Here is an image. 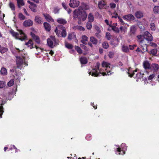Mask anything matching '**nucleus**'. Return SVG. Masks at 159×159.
Segmentation results:
<instances>
[{
    "label": "nucleus",
    "mask_w": 159,
    "mask_h": 159,
    "mask_svg": "<svg viewBox=\"0 0 159 159\" xmlns=\"http://www.w3.org/2000/svg\"><path fill=\"white\" fill-rule=\"evenodd\" d=\"M76 12H77V10H75V11H74L73 12V16L74 17L76 18V17H78L77 15L76 14Z\"/></svg>",
    "instance_id": "57"
},
{
    "label": "nucleus",
    "mask_w": 159,
    "mask_h": 159,
    "mask_svg": "<svg viewBox=\"0 0 159 159\" xmlns=\"http://www.w3.org/2000/svg\"><path fill=\"white\" fill-rule=\"evenodd\" d=\"M95 35L98 38H100L101 37V35L100 34H99V33H95Z\"/></svg>",
    "instance_id": "64"
},
{
    "label": "nucleus",
    "mask_w": 159,
    "mask_h": 159,
    "mask_svg": "<svg viewBox=\"0 0 159 159\" xmlns=\"http://www.w3.org/2000/svg\"><path fill=\"white\" fill-rule=\"evenodd\" d=\"M159 69V66L156 64H152L150 66V70L153 71V72H157L158 70Z\"/></svg>",
    "instance_id": "11"
},
{
    "label": "nucleus",
    "mask_w": 159,
    "mask_h": 159,
    "mask_svg": "<svg viewBox=\"0 0 159 159\" xmlns=\"http://www.w3.org/2000/svg\"><path fill=\"white\" fill-rule=\"evenodd\" d=\"M35 20L38 23H42L43 21L42 18L39 16H36L35 17Z\"/></svg>",
    "instance_id": "28"
},
{
    "label": "nucleus",
    "mask_w": 159,
    "mask_h": 159,
    "mask_svg": "<svg viewBox=\"0 0 159 159\" xmlns=\"http://www.w3.org/2000/svg\"><path fill=\"white\" fill-rule=\"evenodd\" d=\"M17 30L19 31L18 33L15 32L13 31H11L10 33L16 39L20 40L21 41L25 40L27 37L25 34L21 30L17 29Z\"/></svg>",
    "instance_id": "3"
},
{
    "label": "nucleus",
    "mask_w": 159,
    "mask_h": 159,
    "mask_svg": "<svg viewBox=\"0 0 159 159\" xmlns=\"http://www.w3.org/2000/svg\"><path fill=\"white\" fill-rule=\"evenodd\" d=\"M31 35L33 38V39H34L36 42L38 43H39L40 42V41L39 37L37 36H36L34 34H31Z\"/></svg>",
    "instance_id": "26"
},
{
    "label": "nucleus",
    "mask_w": 159,
    "mask_h": 159,
    "mask_svg": "<svg viewBox=\"0 0 159 159\" xmlns=\"http://www.w3.org/2000/svg\"><path fill=\"white\" fill-rule=\"evenodd\" d=\"M57 21L58 23L64 25L67 23V21L65 20L62 18H60L58 19Z\"/></svg>",
    "instance_id": "27"
},
{
    "label": "nucleus",
    "mask_w": 159,
    "mask_h": 159,
    "mask_svg": "<svg viewBox=\"0 0 159 159\" xmlns=\"http://www.w3.org/2000/svg\"><path fill=\"white\" fill-rule=\"evenodd\" d=\"M5 103V102L4 101H2V103H1V107H0V118H2V116L3 112V111L2 110V105H4Z\"/></svg>",
    "instance_id": "31"
},
{
    "label": "nucleus",
    "mask_w": 159,
    "mask_h": 159,
    "mask_svg": "<svg viewBox=\"0 0 159 159\" xmlns=\"http://www.w3.org/2000/svg\"><path fill=\"white\" fill-rule=\"evenodd\" d=\"M87 14L85 12H83L82 13L80 17L79 16L78 18L80 20L84 21L86 20L87 17Z\"/></svg>",
    "instance_id": "20"
},
{
    "label": "nucleus",
    "mask_w": 159,
    "mask_h": 159,
    "mask_svg": "<svg viewBox=\"0 0 159 159\" xmlns=\"http://www.w3.org/2000/svg\"><path fill=\"white\" fill-rule=\"evenodd\" d=\"M122 50L125 52H128L129 51L128 47L127 46L124 45L122 46Z\"/></svg>",
    "instance_id": "34"
},
{
    "label": "nucleus",
    "mask_w": 159,
    "mask_h": 159,
    "mask_svg": "<svg viewBox=\"0 0 159 159\" xmlns=\"http://www.w3.org/2000/svg\"><path fill=\"white\" fill-rule=\"evenodd\" d=\"M14 80H11L7 83V85L8 86L11 87L14 84Z\"/></svg>",
    "instance_id": "47"
},
{
    "label": "nucleus",
    "mask_w": 159,
    "mask_h": 159,
    "mask_svg": "<svg viewBox=\"0 0 159 159\" xmlns=\"http://www.w3.org/2000/svg\"><path fill=\"white\" fill-rule=\"evenodd\" d=\"M86 27L88 29H91L92 27L91 22H88L87 23Z\"/></svg>",
    "instance_id": "48"
},
{
    "label": "nucleus",
    "mask_w": 159,
    "mask_h": 159,
    "mask_svg": "<svg viewBox=\"0 0 159 159\" xmlns=\"http://www.w3.org/2000/svg\"><path fill=\"white\" fill-rule=\"evenodd\" d=\"M27 2L29 3L30 4V5L29 6V7L32 11L34 12H36V5L33 2H31L29 0L27 1Z\"/></svg>",
    "instance_id": "13"
},
{
    "label": "nucleus",
    "mask_w": 159,
    "mask_h": 159,
    "mask_svg": "<svg viewBox=\"0 0 159 159\" xmlns=\"http://www.w3.org/2000/svg\"><path fill=\"white\" fill-rule=\"evenodd\" d=\"M88 19L89 20V22H93L94 20V17L93 15L92 14V13H90L88 16Z\"/></svg>",
    "instance_id": "38"
},
{
    "label": "nucleus",
    "mask_w": 159,
    "mask_h": 159,
    "mask_svg": "<svg viewBox=\"0 0 159 159\" xmlns=\"http://www.w3.org/2000/svg\"><path fill=\"white\" fill-rule=\"evenodd\" d=\"M127 147L125 143H122L121 148H118L116 149V154L117 155H123L125 154V151L127 150Z\"/></svg>",
    "instance_id": "6"
},
{
    "label": "nucleus",
    "mask_w": 159,
    "mask_h": 159,
    "mask_svg": "<svg viewBox=\"0 0 159 159\" xmlns=\"http://www.w3.org/2000/svg\"><path fill=\"white\" fill-rule=\"evenodd\" d=\"M1 74L3 75H6L7 74V70L4 67L1 68L0 70Z\"/></svg>",
    "instance_id": "33"
},
{
    "label": "nucleus",
    "mask_w": 159,
    "mask_h": 159,
    "mask_svg": "<svg viewBox=\"0 0 159 159\" xmlns=\"http://www.w3.org/2000/svg\"><path fill=\"white\" fill-rule=\"evenodd\" d=\"M25 44L28 46V47H29L30 49L34 48L33 46V43L32 41L31 40H29L27 43H25Z\"/></svg>",
    "instance_id": "24"
},
{
    "label": "nucleus",
    "mask_w": 159,
    "mask_h": 159,
    "mask_svg": "<svg viewBox=\"0 0 159 159\" xmlns=\"http://www.w3.org/2000/svg\"><path fill=\"white\" fill-rule=\"evenodd\" d=\"M114 55V53L112 52H110L108 54V56L110 58H112L113 57Z\"/></svg>",
    "instance_id": "55"
},
{
    "label": "nucleus",
    "mask_w": 159,
    "mask_h": 159,
    "mask_svg": "<svg viewBox=\"0 0 159 159\" xmlns=\"http://www.w3.org/2000/svg\"><path fill=\"white\" fill-rule=\"evenodd\" d=\"M137 37L138 39V42L142 47L146 45L144 39H146L148 42L151 41L152 40V35L147 31L144 32L143 35H139Z\"/></svg>",
    "instance_id": "2"
},
{
    "label": "nucleus",
    "mask_w": 159,
    "mask_h": 159,
    "mask_svg": "<svg viewBox=\"0 0 159 159\" xmlns=\"http://www.w3.org/2000/svg\"><path fill=\"white\" fill-rule=\"evenodd\" d=\"M6 86V83L3 81H0V88H2Z\"/></svg>",
    "instance_id": "46"
},
{
    "label": "nucleus",
    "mask_w": 159,
    "mask_h": 159,
    "mask_svg": "<svg viewBox=\"0 0 159 159\" xmlns=\"http://www.w3.org/2000/svg\"><path fill=\"white\" fill-rule=\"evenodd\" d=\"M120 30L121 32L126 33L127 30V28L126 26H121L120 28Z\"/></svg>",
    "instance_id": "35"
},
{
    "label": "nucleus",
    "mask_w": 159,
    "mask_h": 159,
    "mask_svg": "<svg viewBox=\"0 0 159 159\" xmlns=\"http://www.w3.org/2000/svg\"><path fill=\"white\" fill-rule=\"evenodd\" d=\"M55 31L56 34L59 37H65L66 35V31L62 25H58L56 27Z\"/></svg>",
    "instance_id": "4"
},
{
    "label": "nucleus",
    "mask_w": 159,
    "mask_h": 159,
    "mask_svg": "<svg viewBox=\"0 0 159 159\" xmlns=\"http://www.w3.org/2000/svg\"><path fill=\"white\" fill-rule=\"evenodd\" d=\"M110 5L111 8H114L116 7V4L113 3H111Z\"/></svg>",
    "instance_id": "53"
},
{
    "label": "nucleus",
    "mask_w": 159,
    "mask_h": 159,
    "mask_svg": "<svg viewBox=\"0 0 159 159\" xmlns=\"http://www.w3.org/2000/svg\"><path fill=\"white\" fill-rule=\"evenodd\" d=\"M155 75V73H153L152 75H150L149 76L148 80L150 81V82H151V81H152V79L154 78Z\"/></svg>",
    "instance_id": "49"
},
{
    "label": "nucleus",
    "mask_w": 159,
    "mask_h": 159,
    "mask_svg": "<svg viewBox=\"0 0 159 159\" xmlns=\"http://www.w3.org/2000/svg\"><path fill=\"white\" fill-rule=\"evenodd\" d=\"M137 71V70H133L131 68H129V69H127V72L129 75V77H132L134 75V72Z\"/></svg>",
    "instance_id": "17"
},
{
    "label": "nucleus",
    "mask_w": 159,
    "mask_h": 159,
    "mask_svg": "<svg viewBox=\"0 0 159 159\" xmlns=\"http://www.w3.org/2000/svg\"><path fill=\"white\" fill-rule=\"evenodd\" d=\"M75 48L77 51V52L80 54L82 52V51L81 49L78 46H75Z\"/></svg>",
    "instance_id": "41"
},
{
    "label": "nucleus",
    "mask_w": 159,
    "mask_h": 159,
    "mask_svg": "<svg viewBox=\"0 0 159 159\" xmlns=\"http://www.w3.org/2000/svg\"><path fill=\"white\" fill-rule=\"evenodd\" d=\"M88 41V37L86 35H83L82 36V39L81 42L84 44H87Z\"/></svg>",
    "instance_id": "19"
},
{
    "label": "nucleus",
    "mask_w": 159,
    "mask_h": 159,
    "mask_svg": "<svg viewBox=\"0 0 159 159\" xmlns=\"http://www.w3.org/2000/svg\"><path fill=\"white\" fill-rule=\"evenodd\" d=\"M9 5L10 7L11 8V10H12L13 11H14L15 10V6L14 4L13 3H12L11 2H10L9 3Z\"/></svg>",
    "instance_id": "45"
},
{
    "label": "nucleus",
    "mask_w": 159,
    "mask_h": 159,
    "mask_svg": "<svg viewBox=\"0 0 159 159\" xmlns=\"http://www.w3.org/2000/svg\"><path fill=\"white\" fill-rule=\"evenodd\" d=\"M33 21L30 20L25 21L23 22V25L25 27L30 26L33 25Z\"/></svg>",
    "instance_id": "15"
},
{
    "label": "nucleus",
    "mask_w": 159,
    "mask_h": 159,
    "mask_svg": "<svg viewBox=\"0 0 159 159\" xmlns=\"http://www.w3.org/2000/svg\"><path fill=\"white\" fill-rule=\"evenodd\" d=\"M8 49L5 47H1L0 48V52L2 53H4L7 52Z\"/></svg>",
    "instance_id": "39"
},
{
    "label": "nucleus",
    "mask_w": 159,
    "mask_h": 159,
    "mask_svg": "<svg viewBox=\"0 0 159 159\" xmlns=\"http://www.w3.org/2000/svg\"><path fill=\"white\" fill-rule=\"evenodd\" d=\"M134 15L136 18L140 19L143 17V13L141 11H137L135 13Z\"/></svg>",
    "instance_id": "16"
},
{
    "label": "nucleus",
    "mask_w": 159,
    "mask_h": 159,
    "mask_svg": "<svg viewBox=\"0 0 159 159\" xmlns=\"http://www.w3.org/2000/svg\"><path fill=\"white\" fill-rule=\"evenodd\" d=\"M117 25V23L114 24L113 25H110V27L114 32L116 33H119L120 31V29L116 27Z\"/></svg>",
    "instance_id": "14"
},
{
    "label": "nucleus",
    "mask_w": 159,
    "mask_h": 159,
    "mask_svg": "<svg viewBox=\"0 0 159 159\" xmlns=\"http://www.w3.org/2000/svg\"><path fill=\"white\" fill-rule=\"evenodd\" d=\"M44 16L45 18L48 21L53 22L54 20L48 14H44Z\"/></svg>",
    "instance_id": "22"
},
{
    "label": "nucleus",
    "mask_w": 159,
    "mask_h": 159,
    "mask_svg": "<svg viewBox=\"0 0 159 159\" xmlns=\"http://www.w3.org/2000/svg\"><path fill=\"white\" fill-rule=\"evenodd\" d=\"M80 46L81 47L84 49H85L86 50H87L88 49V48H87V47H86V46H85L83 44H80Z\"/></svg>",
    "instance_id": "54"
},
{
    "label": "nucleus",
    "mask_w": 159,
    "mask_h": 159,
    "mask_svg": "<svg viewBox=\"0 0 159 159\" xmlns=\"http://www.w3.org/2000/svg\"><path fill=\"white\" fill-rule=\"evenodd\" d=\"M143 74H141V73L139 72L137 73L136 75V78L137 79L136 80V81H138V79H140L141 80V79H143V75H144Z\"/></svg>",
    "instance_id": "29"
},
{
    "label": "nucleus",
    "mask_w": 159,
    "mask_h": 159,
    "mask_svg": "<svg viewBox=\"0 0 159 159\" xmlns=\"http://www.w3.org/2000/svg\"><path fill=\"white\" fill-rule=\"evenodd\" d=\"M73 29L76 30H80V31H84L85 29L83 27L79 25L75 26L73 27Z\"/></svg>",
    "instance_id": "23"
},
{
    "label": "nucleus",
    "mask_w": 159,
    "mask_h": 159,
    "mask_svg": "<svg viewBox=\"0 0 159 159\" xmlns=\"http://www.w3.org/2000/svg\"><path fill=\"white\" fill-rule=\"evenodd\" d=\"M119 40L118 39L113 40V42L111 43L114 46H117L119 43Z\"/></svg>",
    "instance_id": "37"
},
{
    "label": "nucleus",
    "mask_w": 159,
    "mask_h": 159,
    "mask_svg": "<svg viewBox=\"0 0 159 159\" xmlns=\"http://www.w3.org/2000/svg\"><path fill=\"white\" fill-rule=\"evenodd\" d=\"M44 26L45 29L48 31H49L51 30V26L47 22H45L43 24Z\"/></svg>",
    "instance_id": "25"
},
{
    "label": "nucleus",
    "mask_w": 159,
    "mask_h": 159,
    "mask_svg": "<svg viewBox=\"0 0 159 159\" xmlns=\"http://www.w3.org/2000/svg\"><path fill=\"white\" fill-rule=\"evenodd\" d=\"M19 18L21 20H23L25 19V17L22 13H20L18 15Z\"/></svg>",
    "instance_id": "44"
},
{
    "label": "nucleus",
    "mask_w": 159,
    "mask_h": 159,
    "mask_svg": "<svg viewBox=\"0 0 159 159\" xmlns=\"http://www.w3.org/2000/svg\"><path fill=\"white\" fill-rule=\"evenodd\" d=\"M118 18L119 21L121 23H122V25H124V21H123L122 19L120 17H118Z\"/></svg>",
    "instance_id": "58"
},
{
    "label": "nucleus",
    "mask_w": 159,
    "mask_h": 159,
    "mask_svg": "<svg viewBox=\"0 0 159 159\" xmlns=\"http://www.w3.org/2000/svg\"><path fill=\"white\" fill-rule=\"evenodd\" d=\"M150 27L152 31H154L156 29V27L154 24L153 23H152L150 24Z\"/></svg>",
    "instance_id": "42"
},
{
    "label": "nucleus",
    "mask_w": 159,
    "mask_h": 159,
    "mask_svg": "<svg viewBox=\"0 0 159 159\" xmlns=\"http://www.w3.org/2000/svg\"><path fill=\"white\" fill-rule=\"evenodd\" d=\"M105 22L107 25H109L110 26V25H112L110 23H109L108 20L107 19L105 20Z\"/></svg>",
    "instance_id": "60"
},
{
    "label": "nucleus",
    "mask_w": 159,
    "mask_h": 159,
    "mask_svg": "<svg viewBox=\"0 0 159 159\" xmlns=\"http://www.w3.org/2000/svg\"><path fill=\"white\" fill-rule=\"evenodd\" d=\"M136 30V28L135 25L131 26L130 27L129 31L128 34L129 36L131 37H133L135 34Z\"/></svg>",
    "instance_id": "8"
},
{
    "label": "nucleus",
    "mask_w": 159,
    "mask_h": 159,
    "mask_svg": "<svg viewBox=\"0 0 159 159\" xmlns=\"http://www.w3.org/2000/svg\"><path fill=\"white\" fill-rule=\"evenodd\" d=\"M90 40L93 44L96 45L98 43V40L94 37L92 36L90 38Z\"/></svg>",
    "instance_id": "18"
},
{
    "label": "nucleus",
    "mask_w": 159,
    "mask_h": 159,
    "mask_svg": "<svg viewBox=\"0 0 159 159\" xmlns=\"http://www.w3.org/2000/svg\"><path fill=\"white\" fill-rule=\"evenodd\" d=\"M106 37L108 40H110L111 39L110 34L109 32L106 33Z\"/></svg>",
    "instance_id": "52"
},
{
    "label": "nucleus",
    "mask_w": 159,
    "mask_h": 159,
    "mask_svg": "<svg viewBox=\"0 0 159 159\" xmlns=\"http://www.w3.org/2000/svg\"><path fill=\"white\" fill-rule=\"evenodd\" d=\"M123 18L127 21H130L134 20L135 17L132 15L129 14L124 16H123Z\"/></svg>",
    "instance_id": "12"
},
{
    "label": "nucleus",
    "mask_w": 159,
    "mask_h": 159,
    "mask_svg": "<svg viewBox=\"0 0 159 159\" xmlns=\"http://www.w3.org/2000/svg\"><path fill=\"white\" fill-rule=\"evenodd\" d=\"M136 46L134 45L133 46L129 45V49L131 50H133L134 49V47Z\"/></svg>",
    "instance_id": "63"
},
{
    "label": "nucleus",
    "mask_w": 159,
    "mask_h": 159,
    "mask_svg": "<svg viewBox=\"0 0 159 159\" xmlns=\"http://www.w3.org/2000/svg\"><path fill=\"white\" fill-rule=\"evenodd\" d=\"M100 64L97 63L94 67L90 71L89 74V75H91L93 76L98 77L101 75H109L111 74L110 73L111 68V64L110 63L105 61H103L102 64L103 69H99Z\"/></svg>",
    "instance_id": "1"
},
{
    "label": "nucleus",
    "mask_w": 159,
    "mask_h": 159,
    "mask_svg": "<svg viewBox=\"0 0 159 159\" xmlns=\"http://www.w3.org/2000/svg\"><path fill=\"white\" fill-rule=\"evenodd\" d=\"M18 4V6L19 8L24 5L23 0H16Z\"/></svg>",
    "instance_id": "30"
},
{
    "label": "nucleus",
    "mask_w": 159,
    "mask_h": 159,
    "mask_svg": "<svg viewBox=\"0 0 159 159\" xmlns=\"http://www.w3.org/2000/svg\"><path fill=\"white\" fill-rule=\"evenodd\" d=\"M65 46L68 49H72L73 48V46L71 44L68 43H66Z\"/></svg>",
    "instance_id": "51"
},
{
    "label": "nucleus",
    "mask_w": 159,
    "mask_h": 159,
    "mask_svg": "<svg viewBox=\"0 0 159 159\" xmlns=\"http://www.w3.org/2000/svg\"><path fill=\"white\" fill-rule=\"evenodd\" d=\"M106 5L107 3L105 0H101L98 2V6L100 9H102L105 8Z\"/></svg>",
    "instance_id": "10"
},
{
    "label": "nucleus",
    "mask_w": 159,
    "mask_h": 159,
    "mask_svg": "<svg viewBox=\"0 0 159 159\" xmlns=\"http://www.w3.org/2000/svg\"><path fill=\"white\" fill-rule=\"evenodd\" d=\"M62 6L66 10L67 9V5L65 3H62Z\"/></svg>",
    "instance_id": "56"
},
{
    "label": "nucleus",
    "mask_w": 159,
    "mask_h": 159,
    "mask_svg": "<svg viewBox=\"0 0 159 159\" xmlns=\"http://www.w3.org/2000/svg\"><path fill=\"white\" fill-rule=\"evenodd\" d=\"M102 45L103 48L105 49H107L109 47L108 44L107 42H103L102 43Z\"/></svg>",
    "instance_id": "43"
},
{
    "label": "nucleus",
    "mask_w": 159,
    "mask_h": 159,
    "mask_svg": "<svg viewBox=\"0 0 159 159\" xmlns=\"http://www.w3.org/2000/svg\"><path fill=\"white\" fill-rule=\"evenodd\" d=\"M80 61L81 64H85L87 63V61L86 58L84 57H81L80 58Z\"/></svg>",
    "instance_id": "36"
},
{
    "label": "nucleus",
    "mask_w": 159,
    "mask_h": 159,
    "mask_svg": "<svg viewBox=\"0 0 159 159\" xmlns=\"http://www.w3.org/2000/svg\"><path fill=\"white\" fill-rule=\"evenodd\" d=\"M16 64L18 68L21 69L23 66H27V64L24 57H16Z\"/></svg>",
    "instance_id": "5"
},
{
    "label": "nucleus",
    "mask_w": 159,
    "mask_h": 159,
    "mask_svg": "<svg viewBox=\"0 0 159 159\" xmlns=\"http://www.w3.org/2000/svg\"><path fill=\"white\" fill-rule=\"evenodd\" d=\"M79 4L80 2L78 0H70L69 5L71 7L75 8L78 7Z\"/></svg>",
    "instance_id": "9"
},
{
    "label": "nucleus",
    "mask_w": 159,
    "mask_h": 159,
    "mask_svg": "<svg viewBox=\"0 0 159 159\" xmlns=\"http://www.w3.org/2000/svg\"><path fill=\"white\" fill-rule=\"evenodd\" d=\"M35 48H36V49L38 51V52H41L42 51V49L41 48L37 47V46H35Z\"/></svg>",
    "instance_id": "59"
},
{
    "label": "nucleus",
    "mask_w": 159,
    "mask_h": 159,
    "mask_svg": "<svg viewBox=\"0 0 159 159\" xmlns=\"http://www.w3.org/2000/svg\"><path fill=\"white\" fill-rule=\"evenodd\" d=\"M157 52V50L156 49H154L150 51V53L153 55H155Z\"/></svg>",
    "instance_id": "50"
},
{
    "label": "nucleus",
    "mask_w": 159,
    "mask_h": 159,
    "mask_svg": "<svg viewBox=\"0 0 159 159\" xmlns=\"http://www.w3.org/2000/svg\"><path fill=\"white\" fill-rule=\"evenodd\" d=\"M56 42V39L54 37L51 36L50 38L47 40V43L48 45L52 48L55 45Z\"/></svg>",
    "instance_id": "7"
},
{
    "label": "nucleus",
    "mask_w": 159,
    "mask_h": 159,
    "mask_svg": "<svg viewBox=\"0 0 159 159\" xmlns=\"http://www.w3.org/2000/svg\"><path fill=\"white\" fill-rule=\"evenodd\" d=\"M153 11L155 14H159V6H155L153 8Z\"/></svg>",
    "instance_id": "32"
},
{
    "label": "nucleus",
    "mask_w": 159,
    "mask_h": 159,
    "mask_svg": "<svg viewBox=\"0 0 159 159\" xmlns=\"http://www.w3.org/2000/svg\"><path fill=\"white\" fill-rule=\"evenodd\" d=\"M114 14L115 15L112 16V18H116L117 17H119L118 16L117 14L116 13L114 12Z\"/></svg>",
    "instance_id": "61"
},
{
    "label": "nucleus",
    "mask_w": 159,
    "mask_h": 159,
    "mask_svg": "<svg viewBox=\"0 0 159 159\" xmlns=\"http://www.w3.org/2000/svg\"><path fill=\"white\" fill-rule=\"evenodd\" d=\"M143 66L145 69H150V66L149 62L148 61H145L143 62Z\"/></svg>",
    "instance_id": "21"
},
{
    "label": "nucleus",
    "mask_w": 159,
    "mask_h": 159,
    "mask_svg": "<svg viewBox=\"0 0 159 159\" xmlns=\"http://www.w3.org/2000/svg\"><path fill=\"white\" fill-rule=\"evenodd\" d=\"M59 9L57 8H55L54 10V12L56 14L58 12Z\"/></svg>",
    "instance_id": "62"
},
{
    "label": "nucleus",
    "mask_w": 159,
    "mask_h": 159,
    "mask_svg": "<svg viewBox=\"0 0 159 159\" xmlns=\"http://www.w3.org/2000/svg\"><path fill=\"white\" fill-rule=\"evenodd\" d=\"M75 38V35L73 33L69 34L68 36V39L69 40H71L72 39Z\"/></svg>",
    "instance_id": "40"
}]
</instances>
